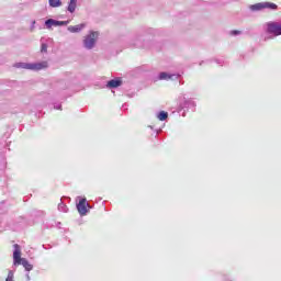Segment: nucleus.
<instances>
[{"mask_svg": "<svg viewBox=\"0 0 281 281\" xmlns=\"http://www.w3.org/2000/svg\"><path fill=\"white\" fill-rule=\"evenodd\" d=\"M13 247V263L15 266L22 265L26 271H32V269L34 268L32 263H30L27 259L21 258V246H19V244H15Z\"/></svg>", "mask_w": 281, "mask_h": 281, "instance_id": "1", "label": "nucleus"}, {"mask_svg": "<svg viewBox=\"0 0 281 281\" xmlns=\"http://www.w3.org/2000/svg\"><path fill=\"white\" fill-rule=\"evenodd\" d=\"M18 69H31L32 71H41V69H46L47 61L38 63V64H25V63H18L14 65Z\"/></svg>", "mask_w": 281, "mask_h": 281, "instance_id": "2", "label": "nucleus"}, {"mask_svg": "<svg viewBox=\"0 0 281 281\" xmlns=\"http://www.w3.org/2000/svg\"><path fill=\"white\" fill-rule=\"evenodd\" d=\"M99 36H100V33L95 31H91L90 34H88L83 38V45L86 49H93V47H95V42L98 41Z\"/></svg>", "mask_w": 281, "mask_h": 281, "instance_id": "3", "label": "nucleus"}, {"mask_svg": "<svg viewBox=\"0 0 281 281\" xmlns=\"http://www.w3.org/2000/svg\"><path fill=\"white\" fill-rule=\"evenodd\" d=\"M267 33L273 36H281V23L280 22H268Z\"/></svg>", "mask_w": 281, "mask_h": 281, "instance_id": "4", "label": "nucleus"}, {"mask_svg": "<svg viewBox=\"0 0 281 281\" xmlns=\"http://www.w3.org/2000/svg\"><path fill=\"white\" fill-rule=\"evenodd\" d=\"M87 205H89L87 203V199H81L79 201V203L77 204V210H78L79 214H81V216L87 215Z\"/></svg>", "mask_w": 281, "mask_h": 281, "instance_id": "5", "label": "nucleus"}, {"mask_svg": "<svg viewBox=\"0 0 281 281\" xmlns=\"http://www.w3.org/2000/svg\"><path fill=\"white\" fill-rule=\"evenodd\" d=\"M87 27L86 23L77 24V25H70L68 26V32H71V34H77L78 32H82Z\"/></svg>", "mask_w": 281, "mask_h": 281, "instance_id": "6", "label": "nucleus"}, {"mask_svg": "<svg viewBox=\"0 0 281 281\" xmlns=\"http://www.w3.org/2000/svg\"><path fill=\"white\" fill-rule=\"evenodd\" d=\"M106 87L109 89H117V87H122V79H112L108 81Z\"/></svg>", "mask_w": 281, "mask_h": 281, "instance_id": "7", "label": "nucleus"}, {"mask_svg": "<svg viewBox=\"0 0 281 281\" xmlns=\"http://www.w3.org/2000/svg\"><path fill=\"white\" fill-rule=\"evenodd\" d=\"M77 5H78V0H70V2L68 4V12L74 14V12H76Z\"/></svg>", "mask_w": 281, "mask_h": 281, "instance_id": "8", "label": "nucleus"}, {"mask_svg": "<svg viewBox=\"0 0 281 281\" xmlns=\"http://www.w3.org/2000/svg\"><path fill=\"white\" fill-rule=\"evenodd\" d=\"M278 10V4L273 2H263V9Z\"/></svg>", "mask_w": 281, "mask_h": 281, "instance_id": "9", "label": "nucleus"}, {"mask_svg": "<svg viewBox=\"0 0 281 281\" xmlns=\"http://www.w3.org/2000/svg\"><path fill=\"white\" fill-rule=\"evenodd\" d=\"M48 3L50 8H60V5H63L60 0H48Z\"/></svg>", "mask_w": 281, "mask_h": 281, "instance_id": "10", "label": "nucleus"}, {"mask_svg": "<svg viewBox=\"0 0 281 281\" xmlns=\"http://www.w3.org/2000/svg\"><path fill=\"white\" fill-rule=\"evenodd\" d=\"M158 120H160V122H164V121L168 120V113L165 112V111H161V112L158 114Z\"/></svg>", "mask_w": 281, "mask_h": 281, "instance_id": "11", "label": "nucleus"}, {"mask_svg": "<svg viewBox=\"0 0 281 281\" xmlns=\"http://www.w3.org/2000/svg\"><path fill=\"white\" fill-rule=\"evenodd\" d=\"M251 10H265V2L251 5Z\"/></svg>", "mask_w": 281, "mask_h": 281, "instance_id": "12", "label": "nucleus"}, {"mask_svg": "<svg viewBox=\"0 0 281 281\" xmlns=\"http://www.w3.org/2000/svg\"><path fill=\"white\" fill-rule=\"evenodd\" d=\"M56 20H54V19H48V20H46L45 21V25H46V27L49 30V27H52V25H55L56 26Z\"/></svg>", "mask_w": 281, "mask_h": 281, "instance_id": "13", "label": "nucleus"}, {"mask_svg": "<svg viewBox=\"0 0 281 281\" xmlns=\"http://www.w3.org/2000/svg\"><path fill=\"white\" fill-rule=\"evenodd\" d=\"M172 78V76L168 75L167 72H160L159 80H168Z\"/></svg>", "mask_w": 281, "mask_h": 281, "instance_id": "14", "label": "nucleus"}, {"mask_svg": "<svg viewBox=\"0 0 281 281\" xmlns=\"http://www.w3.org/2000/svg\"><path fill=\"white\" fill-rule=\"evenodd\" d=\"M67 21H56L55 23V26H58V25H67Z\"/></svg>", "mask_w": 281, "mask_h": 281, "instance_id": "15", "label": "nucleus"}, {"mask_svg": "<svg viewBox=\"0 0 281 281\" xmlns=\"http://www.w3.org/2000/svg\"><path fill=\"white\" fill-rule=\"evenodd\" d=\"M41 52L47 53V44H42Z\"/></svg>", "mask_w": 281, "mask_h": 281, "instance_id": "16", "label": "nucleus"}, {"mask_svg": "<svg viewBox=\"0 0 281 281\" xmlns=\"http://www.w3.org/2000/svg\"><path fill=\"white\" fill-rule=\"evenodd\" d=\"M231 34L232 36H237L238 34H240V31L235 30V31H232Z\"/></svg>", "mask_w": 281, "mask_h": 281, "instance_id": "17", "label": "nucleus"}, {"mask_svg": "<svg viewBox=\"0 0 281 281\" xmlns=\"http://www.w3.org/2000/svg\"><path fill=\"white\" fill-rule=\"evenodd\" d=\"M5 281H12V279H10V278H7V280Z\"/></svg>", "mask_w": 281, "mask_h": 281, "instance_id": "18", "label": "nucleus"}]
</instances>
